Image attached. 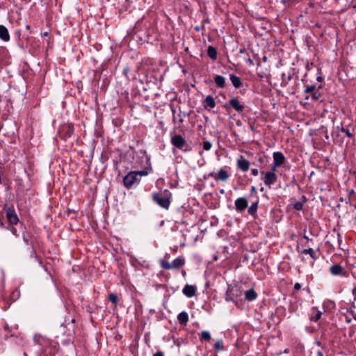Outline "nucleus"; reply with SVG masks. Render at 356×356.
<instances>
[{"instance_id":"obj_1","label":"nucleus","mask_w":356,"mask_h":356,"mask_svg":"<svg viewBox=\"0 0 356 356\" xmlns=\"http://www.w3.org/2000/svg\"><path fill=\"white\" fill-rule=\"evenodd\" d=\"M172 194L168 190H164L152 194L153 200L162 208L168 209L170 205Z\"/></svg>"},{"instance_id":"obj_2","label":"nucleus","mask_w":356,"mask_h":356,"mask_svg":"<svg viewBox=\"0 0 356 356\" xmlns=\"http://www.w3.org/2000/svg\"><path fill=\"white\" fill-rule=\"evenodd\" d=\"M147 175H148V172L147 170L129 172L124 177V179H123L124 185L126 188H130L134 184H138L140 182V177L146 176Z\"/></svg>"},{"instance_id":"obj_3","label":"nucleus","mask_w":356,"mask_h":356,"mask_svg":"<svg viewBox=\"0 0 356 356\" xmlns=\"http://www.w3.org/2000/svg\"><path fill=\"white\" fill-rule=\"evenodd\" d=\"M171 143L175 147L181 149H184L185 152L190 150L189 148L184 149V147L186 146V142L185 139L180 135H175L172 137Z\"/></svg>"},{"instance_id":"obj_4","label":"nucleus","mask_w":356,"mask_h":356,"mask_svg":"<svg viewBox=\"0 0 356 356\" xmlns=\"http://www.w3.org/2000/svg\"><path fill=\"white\" fill-rule=\"evenodd\" d=\"M262 175H264V177H262V179L265 184L266 186H270L272 184H274L277 179V175L275 173L273 172H261Z\"/></svg>"},{"instance_id":"obj_5","label":"nucleus","mask_w":356,"mask_h":356,"mask_svg":"<svg viewBox=\"0 0 356 356\" xmlns=\"http://www.w3.org/2000/svg\"><path fill=\"white\" fill-rule=\"evenodd\" d=\"M209 177L213 178L216 181H224L228 179L229 175H228V172L225 170L221 168L218 171V172H210L209 174Z\"/></svg>"},{"instance_id":"obj_6","label":"nucleus","mask_w":356,"mask_h":356,"mask_svg":"<svg viewBox=\"0 0 356 356\" xmlns=\"http://www.w3.org/2000/svg\"><path fill=\"white\" fill-rule=\"evenodd\" d=\"M236 165L243 172H247L250 168V162L242 155L238 158Z\"/></svg>"},{"instance_id":"obj_7","label":"nucleus","mask_w":356,"mask_h":356,"mask_svg":"<svg viewBox=\"0 0 356 356\" xmlns=\"http://www.w3.org/2000/svg\"><path fill=\"white\" fill-rule=\"evenodd\" d=\"M6 217H7L8 221L12 225H16V224H17V222L19 221V218H18L16 213L15 212V211L13 209H10V208H8L6 210Z\"/></svg>"},{"instance_id":"obj_8","label":"nucleus","mask_w":356,"mask_h":356,"mask_svg":"<svg viewBox=\"0 0 356 356\" xmlns=\"http://www.w3.org/2000/svg\"><path fill=\"white\" fill-rule=\"evenodd\" d=\"M229 106L235 109L237 112H242L244 109V106L241 104L237 98H232L229 100Z\"/></svg>"},{"instance_id":"obj_9","label":"nucleus","mask_w":356,"mask_h":356,"mask_svg":"<svg viewBox=\"0 0 356 356\" xmlns=\"http://www.w3.org/2000/svg\"><path fill=\"white\" fill-rule=\"evenodd\" d=\"M236 209L242 211L248 207V201L245 197H238L235 200Z\"/></svg>"},{"instance_id":"obj_10","label":"nucleus","mask_w":356,"mask_h":356,"mask_svg":"<svg viewBox=\"0 0 356 356\" xmlns=\"http://www.w3.org/2000/svg\"><path fill=\"white\" fill-rule=\"evenodd\" d=\"M273 163H276L278 165H281L284 163L285 161V157L284 154L280 152H276L273 153Z\"/></svg>"},{"instance_id":"obj_11","label":"nucleus","mask_w":356,"mask_h":356,"mask_svg":"<svg viewBox=\"0 0 356 356\" xmlns=\"http://www.w3.org/2000/svg\"><path fill=\"white\" fill-rule=\"evenodd\" d=\"M195 287L193 285H186L183 289V293L188 298H191L195 294Z\"/></svg>"},{"instance_id":"obj_12","label":"nucleus","mask_w":356,"mask_h":356,"mask_svg":"<svg viewBox=\"0 0 356 356\" xmlns=\"http://www.w3.org/2000/svg\"><path fill=\"white\" fill-rule=\"evenodd\" d=\"M0 38L4 42L10 40V34L6 26L0 25Z\"/></svg>"},{"instance_id":"obj_13","label":"nucleus","mask_w":356,"mask_h":356,"mask_svg":"<svg viewBox=\"0 0 356 356\" xmlns=\"http://www.w3.org/2000/svg\"><path fill=\"white\" fill-rule=\"evenodd\" d=\"M330 271L333 275H339L342 274L343 268L339 264H334L330 268Z\"/></svg>"},{"instance_id":"obj_14","label":"nucleus","mask_w":356,"mask_h":356,"mask_svg":"<svg viewBox=\"0 0 356 356\" xmlns=\"http://www.w3.org/2000/svg\"><path fill=\"white\" fill-rule=\"evenodd\" d=\"M204 106L207 108H213L216 106V102L213 97L211 95H208L204 100Z\"/></svg>"},{"instance_id":"obj_15","label":"nucleus","mask_w":356,"mask_h":356,"mask_svg":"<svg viewBox=\"0 0 356 356\" xmlns=\"http://www.w3.org/2000/svg\"><path fill=\"white\" fill-rule=\"evenodd\" d=\"M257 297V294L252 289L246 291L245 293V299L248 301H252L255 300Z\"/></svg>"},{"instance_id":"obj_16","label":"nucleus","mask_w":356,"mask_h":356,"mask_svg":"<svg viewBox=\"0 0 356 356\" xmlns=\"http://www.w3.org/2000/svg\"><path fill=\"white\" fill-rule=\"evenodd\" d=\"M184 259L181 257H177L172 262L171 265L172 267V269H177L182 266L184 264Z\"/></svg>"},{"instance_id":"obj_17","label":"nucleus","mask_w":356,"mask_h":356,"mask_svg":"<svg viewBox=\"0 0 356 356\" xmlns=\"http://www.w3.org/2000/svg\"><path fill=\"white\" fill-rule=\"evenodd\" d=\"M177 320L180 324L186 325L188 321V315L186 312L179 313L177 316Z\"/></svg>"},{"instance_id":"obj_18","label":"nucleus","mask_w":356,"mask_h":356,"mask_svg":"<svg viewBox=\"0 0 356 356\" xmlns=\"http://www.w3.org/2000/svg\"><path fill=\"white\" fill-rule=\"evenodd\" d=\"M322 312L316 308H312V311L310 316V320L312 321H317L321 316Z\"/></svg>"},{"instance_id":"obj_19","label":"nucleus","mask_w":356,"mask_h":356,"mask_svg":"<svg viewBox=\"0 0 356 356\" xmlns=\"http://www.w3.org/2000/svg\"><path fill=\"white\" fill-rule=\"evenodd\" d=\"M229 78L232 83L236 88H239L241 86V81L238 76L234 74H230Z\"/></svg>"},{"instance_id":"obj_20","label":"nucleus","mask_w":356,"mask_h":356,"mask_svg":"<svg viewBox=\"0 0 356 356\" xmlns=\"http://www.w3.org/2000/svg\"><path fill=\"white\" fill-rule=\"evenodd\" d=\"M214 81L219 88H224L225 86V79L221 75H216Z\"/></svg>"},{"instance_id":"obj_21","label":"nucleus","mask_w":356,"mask_h":356,"mask_svg":"<svg viewBox=\"0 0 356 356\" xmlns=\"http://www.w3.org/2000/svg\"><path fill=\"white\" fill-rule=\"evenodd\" d=\"M208 56L213 60H216L217 58V51L215 47L209 46L207 49Z\"/></svg>"},{"instance_id":"obj_22","label":"nucleus","mask_w":356,"mask_h":356,"mask_svg":"<svg viewBox=\"0 0 356 356\" xmlns=\"http://www.w3.org/2000/svg\"><path fill=\"white\" fill-rule=\"evenodd\" d=\"M200 339L202 341H209L211 340V334L208 331H202L200 334Z\"/></svg>"},{"instance_id":"obj_23","label":"nucleus","mask_w":356,"mask_h":356,"mask_svg":"<svg viewBox=\"0 0 356 356\" xmlns=\"http://www.w3.org/2000/svg\"><path fill=\"white\" fill-rule=\"evenodd\" d=\"M257 202L252 203L248 209V213L252 216L254 215L257 209Z\"/></svg>"},{"instance_id":"obj_24","label":"nucleus","mask_w":356,"mask_h":356,"mask_svg":"<svg viewBox=\"0 0 356 356\" xmlns=\"http://www.w3.org/2000/svg\"><path fill=\"white\" fill-rule=\"evenodd\" d=\"M301 253L304 254H309L313 259L316 258L315 252L312 248L305 249L302 250Z\"/></svg>"},{"instance_id":"obj_25","label":"nucleus","mask_w":356,"mask_h":356,"mask_svg":"<svg viewBox=\"0 0 356 356\" xmlns=\"http://www.w3.org/2000/svg\"><path fill=\"white\" fill-rule=\"evenodd\" d=\"M172 113H173V122L175 123H176L177 121H178L179 122L181 123L183 122V118H182L181 115L178 114L177 115H175V111L174 109L172 110Z\"/></svg>"},{"instance_id":"obj_26","label":"nucleus","mask_w":356,"mask_h":356,"mask_svg":"<svg viewBox=\"0 0 356 356\" xmlns=\"http://www.w3.org/2000/svg\"><path fill=\"white\" fill-rule=\"evenodd\" d=\"M161 267L164 269H166V270L172 269L171 263H170L167 261H164V260L161 261Z\"/></svg>"},{"instance_id":"obj_27","label":"nucleus","mask_w":356,"mask_h":356,"mask_svg":"<svg viewBox=\"0 0 356 356\" xmlns=\"http://www.w3.org/2000/svg\"><path fill=\"white\" fill-rule=\"evenodd\" d=\"M108 300L113 303L116 304L118 300V297L115 293H111L108 295Z\"/></svg>"},{"instance_id":"obj_28","label":"nucleus","mask_w":356,"mask_h":356,"mask_svg":"<svg viewBox=\"0 0 356 356\" xmlns=\"http://www.w3.org/2000/svg\"><path fill=\"white\" fill-rule=\"evenodd\" d=\"M213 348L216 350H222L223 346L221 340H218L213 345Z\"/></svg>"},{"instance_id":"obj_29","label":"nucleus","mask_w":356,"mask_h":356,"mask_svg":"<svg viewBox=\"0 0 356 356\" xmlns=\"http://www.w3.org/2000/svg\"><path fill=\"white\" fill-rule=\"evenodd\" d=\"M321 95L319 91H314L312 94V99L316 101L319 100L321 98Z\"/></svg>"},{"instance_id":"obj_30","label":"nucleus","mask_w":356,"mask_h":356,"mask_svg":"<svg viewBox=\"0 0 356 356\" xmlns=\"http://www.w3.org/2000/svg\"><path fill=\"white\" fill-rule=\"evenodd\" d=\"M211 147L212 145L209 141L207 140L203 142V148L204 150L209 151L211 149Z\"/></svg>"},{"instance_id":"obj_31","label":"nucleus","mask_w":356,"mask_h":356,"mask_svg":"<svg viewBox=\"0 0 356 356\" xmlns=\"http://www.w3.org/2000/svg\"><path fill=\"white\" fill-rule=\"evenodd\" d=\"M312 354V356H323V352L319 350L313 349Z\"/></svg>"},{"instance_id":"obj_32","label":"nucleus","mask_w":356,"mask_h":356,"mask_svg":"<svg viewBox=\"0 0 356 356\" xmlns=\"http://www.w3.org/2000/svg\"><path fill=\"white\" fill-rule=\"evenodd\" d=\"M314 89H315V86H307L306 87V88L305 89V93H310V92H313L314 91Z\"/></svg>"},{"instance_id":"obj_33","label":"nucleus","mask_w":356,"mask_h":356,"mask_svg":"<svg viewBox=\"0 0 356 356\" xmlns=\"http://www.w3.org/2000/svg\"><path fill=\"white\" fill-rule=\"evenodd\" d=\"M302 204L301 202H296L295 204H294V208L298 210V211H300V210H302Z\"/></svg>"},{"instance_id":"obj_34","label":"nucleus","mask_w":356,"mask_h":356,"mask_svg":"<svg viewBox=\"0 0 356 356\" xmlns=\"http://www.w3.org/2000/svg\"><path fill=\"white\" fill-rule=\"evenodd\" d=\"M341 131L343 132L349 138H351L353 136L352 134L350 132L348 129H342Z\"/></svg>"},{"instance_id":"obj_35","label":"nucleus","mask_w":356,"mask_h":356,"mask_svg":"<svg viewBox=\"0 0 356 356\" xmlns=\"http://www.w3.org/2000/svg\"><path fill=\"white\" fill-rule=\"evenodd\" d=\"M279 166H280V165H277L276 163H273V164H272V167H271V170H270L269 172H273L275 173V171H276L277 168Z\"/></svg>"},{"instance_id":"obj_36","label":"nucleus","mask_w":356,"mask_h":356,"mask_svg":"<svg viewBox=\"0 0 356 356\" xmlns=\"http://www.w3.org/2000/svg\"><path fill=\"white\" fill-rule=\"evenodd\" d=\"M34 341L39 343V344H42V341L40 339V336H38V335H35L34 337Z\"/></svg>"},{"instance_id":"obj_37","label":"nucleus","mask_w":356,"mask_h":356,"mask_svg":"<svg viewBox=\"0 0 356 356\" xmlns=\"http://www.w3.org/2000/svg\"><path fill=\"white\" fill-rule=\"evenodd\" d=\"M252 174L254 175V176H257L258 174H259V171L256 168H254V169H252Z\"/></svg>"},{"instance_id":"obj_38","label":"nucleus","mask_w":356,"mask_h":356,"mask_svg":"<svg viewBox=\"0 0 356 356\" xmlns=\"http://www.w3.org/2000/svg\"><path fill=\"white\" fill-rule=\"evenodd\" d=\"M295 290H300L301 289V284L300 283H296L294 285Z\"/></svg>"},{"instance_id":"obj_39","label":"nucleus","mask_w":356,"mask_h":356,"mask_svg":"<svg viewBox=\"0 0 356 356\" xmlns=\"http://www.w3.org/2000/svg\"><path fill=\"white\" fill-rule=\"evenodd\" d=\"M153 356H164L161 352H156L153 355Z\"/></svg>"},{"instance_id":"obj_40","label":"nucleus","mask_w":356,"mask_h":356,"mask_svg":"<svg viewBox=\"0 0 356 356\" xmlns=\"http://www.w3.org/2000/svg\"><path fill=\"white\" fill-rule=\"evenodd\" d=\"M250 191L251 192H254L256 191V188L254 186H252Z\"/></svg>"},{"instance_id":"obj_41","label":"nucleus","mask_w":356,"mask_h":356,"mask_svg":"<svg viewBox=\"0 0 356 356\" xmlns=\"http://www.w3.org/2000/svg\"><path fill=\"white\" fill-rule=\"evenodd\" d=\"M303 238H304L305 240H307V241H309V237H308L307 235H304V236H303Z\"/></svg>"},{"instance_id":"obj_42","label":"nucleus","mask_w":356,"mask_h":356,"mask_svg":"<svg viewBox=\"0 0 356 356\" xmlns=\"http://www.w3.org/2000/svg\"><path fill=\"white\" fill-rule=\"evenodd\" d=\"M11 232H12L14 234H16V229H15V228H13V229H11Z\"/></svg>"},{"instance_id":"obj_43","label":"nucleus","mask_w":356,"mask_h":356,"mask_svg":"<svg viewBox=\"0 0 356 356\" xmlns=\"http://www.w3.org/2000/svg\"><path fill=\"white\" fill-rule=\"evenodd\" d=\"M72 131V128L70 127H69V130H68L69 134H71Z\"/></svg>"},{"instance_id":"obj_44","label":"nucleus","mask_w":356,"mask_h":356,"mask_svg":"<svg viewBox=\"0 0 356 356\" xmlns=\"http://www.w3.org/2000/svg\"><path fill=\"white\" fill-rule=\"evenodd\" d=\"M355 292H356V289H354L353 290V293H355Z\"/></svg>"},{"instance_id":"obj_45","label":"nucleus","mask_w":356,"mask_h":356,"mask_svg":"<svg viewBox=\"0 0 356 356\" xmlns=\"http://www.w3.org/2000/svg\"><path fill=\"white\" fill-rule=\"evenodd\" d=\"M232 298L229 299L228 298H226V300L228 301V300H231Z\"/></svg>"},{"instance_id":"obj_46","label":"nucleus","mask_w":356,"mask_h":356,"mask_svg":"<svg viewBox=\"0 0 356 356\" xmlns=\"http://www.w3.org/2000/svg\"><path fill=\"white\" fill-rule=\"evenodd\" d=\"M248 63H252V60H250H250H248Z\"/></svg>"},{"instance_id":"obj_47","label":"nucleus","mask_w":356,"mask_h":356,"mask_svg":"<svg viewBox=\"0 0 356 356\" xmlns=\"http://www.w3.org/2000/svg\"><path fill=\"white\" fill-rule=\"evenodd\" d=\"M248 63H252V60H250H250H248Z\"/></svg>"}]
</instances>
